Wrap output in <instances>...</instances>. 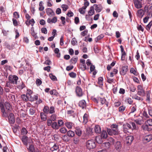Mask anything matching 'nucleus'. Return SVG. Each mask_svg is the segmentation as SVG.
Segmentation results:
<instances>
[{"label": "nucleus", "mask_w": 152, "mask_h": 152, "mask_svg": "<svg viewBox=\"0 0 152 152\" xmlns=\"http://www.w3.org/2000/svg\"><path fill=\"white\" fill-rule=\"evenodd\" d=\"M75 92L77 96L79 97H82L84 94L82 88L78 86L76 87Z\"/></svg>", "instance_id": "nucleus-2"}, {"label": "nucleus", "mask_w": 152, "mask_h": 152, "mask_svg": "<svg viewBox=\"0 0 152 152\" xmlns=\"http://www.w3.org/2000/svg\"><path fill=\"white\" fill-rule=\"evenodd\" d=\"M16 19H15L14 18H12V19L13 24L15 26H17L18 25V22Z\"/></svg>", "instance_id": "nucleus-60"}, {"label": "nucleus", "mask_w": 152, "mask_h": 152, "mask_svg": "<svg viewBox=\"0 0 152 152\" xmlns=\"http://www.w3.org/2000/svg\"><path fill=\"white\" fill-rule=\"evenodd\" d=\"M115 146L116 149L118 151H120L122 147V145L120 143H115Z\"/></svg>", "instance_id": "nucleus-25"}, {"label": "nucleus", "mask_w": 152, "mask_h": 152, "mask_svg": "<svg viewBox=\"0 0 152 152\" xmlns=\"http://www.w3.org/2000/svg\"><path fill=\"white\" fill-rule=\"evenodd\" d=\"M63 10L64 11H66L68 8V6L66 4H62L61 6Z\"/></svg>", "instance_id": "nucleus-51"}, {"label": "nucleus", "mask_w": 152, "mask_h": 152, "mask_svg": "<svg viewBox=\"0 0 152 152\" xmlns=\"http://www.w3.org/2000/svg\"><path fill=\"white\" fill-rule=\"evenodd\" d=\"M49 113L52 114L55 112V107L53 106L50 107L49 109Z\"/></svg>", "instance_id": "nucleus-40"}, {"label": "nucleus", "mask_w": 152, "mask_h": 152, "mask_svg": "<svg viewBox=\"0 0 152 152\" xmlns=\"http://www.w3.org/2000/svg\"><path fill=\"white\" fill-rule=\"evenodd\" d=\"M28 147H27V148L31 152H34V146L32 145H29Z\"/></svg>", "instance_id": "nucleus-38"}, {"label": "nucleus", "mask_w": 152, "mask_h": 152, "mask_svg": "<svg viewBox=\"0 0 152 152\" xmlns=\"http://www.w3.org/2000/svg\"><path fill=\"white\" fill-rule=\"evenodd\" d=\"M125 102L129 104H132L133 102V101L132 99L128 97L125 100Z\"/></svg>", "instance_id": "nucleus-36"}, {"label": "nucleus", "mask_w": 152, "mask_h": 152, "mask_svg": "<svg viewBox=\"0 0 152 152\" xmlns=\"http://www.w3.org/2000/svg\"><path fill=\"white\" fill-rule=\"evenodd\" d=\"M148 113L150 115L152 116V107L149 106L148 107Z\"/></svg>", "instance_id": "nucleus-54"}, {"label": "nucleus", "mask_w": 152, "mask_h": 152, "mask_svg": "<svg viewBox=\"0 0 152 152\" xmlns=\"http://www.w3.org/2000/svg\"><path fill=\"white\" fill-rule=\"evenodd\" d=\"M137 28L138 30L139 31H141L142 32H143L144 31V28L141 25H138Z\"/></svg>", "instance_id": "nucleus-63"}, {"label": "nucleus", "mask_w": 152, "mask_h": 152, "mask_svg": "<svg viewBox=\"0 0 152 152\" xmlns=\"http://www.w3.org/2000/svg\"><path fill=\"white\" fill-rule=\"evenodd\" d=\"M152 139V135L150 134L145 136L143 138L144 142H148Z\"/></svg>", "instance_id": "nucleus-11"}, {"label": "nucleus", "mask_w": 152, "mask_h": 152, "mask_svg": "<svg viewBox=\"0 0 152 152\" xmlns=\"http://www.w3.org/2000/svg\"><path fill=\"white\" fill-rule=\"evenodd\" d=\"M107 131L108 134L110 135H116V131H114L113 132V131H112V130L111 129L107 128Z\"/></svg>", "instance_id": "nucleus-23"}, {"label": "nucleus", "mask_w": 152, "mask_h": 152, "mask_svg": "<svg viewBox=\"0 0 152 152\" xmlns=\"http://www.w3.org/2000/svg\"><path fill=\"white\" fill-rule=\"evenodd\" d=\"M146 124L149 126H152V119L150 118L146 122Z\"/></svg>", "instance_id": "nucleus-55"}, {"label": "nucleus", "mask_w": 152, "mask_h": 152, "mask_svg": "<svg viewBox=\"0 0 152 152\" xmlns=\"http://www.w3.org/2000/svg\"><path fill=\"white\" fill-rule=\"evenodd\" d=\"M65 125L68 129H72L74 127V124L71 122H66L65 123Z\"/></svg>", "instance_id": "nucleus-14"}, {"label": "nucleus", "mask_w": 152, "mask_h": 152, "mask_svg": "<svg viewBox=\"0 0 152 152\" xmlns=\"http://www.w3.org/2000/svg\"><path fill=\"white\" fill-rule=\"evenodd\" d=\"M101 133L102 137L104 138H106L107 137V134L106 131L103 130Z\"/></svg>", "instance_id": "nucleus-26"}, {"label": "nucleus", "mask_w": 152, "mask_h": 152, "mask_svg": "<svg viewBox=\"0 0 152 152\" xmlns=\"http://www.w3.org/2000/svg\"><path fill=\"white\" fill-rule=\"evenodd\" d=\"M137 94L141 96H144L145 92L143 87L141 85H138L137 87Z\"/></svg>", "instance_id": "nucleus-3"}, {"label": "nucleus", "mask_w": 152, "mask_h": 152, "mask_svg": "<svg viewBox=\"0 0 152 152\" xmlns=\"http://www.w3.org/2000/svg\"><path fill=\"white\" fill-rule=\"evenodd\" d=\"M152 25V22H150L149 24L146 26V30L149 31L150 29V28Z\"/></svg>", "instance_id": "nucleus-53"}, {"label": "nucleus", "mask_w": 152, "mask_h": 152, "mask_svg": "<svg viewBox=\"0 0 152 152\" xmlns=\"http://www.w3.org/2000/svg\"><path fill=\"white\" fill-rule=\"evenodd\" d=\"M30 33L31 34L32 36H33L34 38H36L37 37L36 34L35 32L34 28L33 27H32L31 28Z\"/></svg>", "instance_id": "nucleus-27"}, {"label": "nucleus", "mask_w": 152, "mask_h": 152, "mask_svg": "<svg viewBox=\"0 0 152 152\" xmlns=\"http://www.w3.org/2000/svg\"><path fill=\"white\" fill-rule=\"evenodd\" d=\"M137 109V106L136 105H135L134 106H133L132 108L131 109V112L130 113H133L135 112Z\"/></svg>", "instance_id": "nucleus-61"}, {"label": "nucleus", "mask_w": 152, "mask_h": 152, "mask_svg": "<svg viewBox=\"0 0 152 152\" xmlns=\"http://www.w3.org/2000/svg\"><path fill=\"white\" fill-rule=\"evenodd\" d=\"M40 117L41 119L45 121L47 119V116L45 113L44 112L40 113Z\"/></svg>", "instance_id": "nucleus-28"}, {"label": "nucleus", "mask_w": 152, "mask_h": 152, "mask_svg": "<svg viewBox=\"0 0 152 152\" xmlns=\"http://www.w3.org/2000/svg\"><path fill=\"white\" fill-rule=\"evenodd\" d=\"M86 131L87 133L88 134L91 135L93 133L92 129L90 127L87 128Z\"/></svg>", "instance_id": "nucleus-42"}, {"label": "nucleus", "mask_w": 152, "mask_h": 152, "mask_svg": "<svg viewBox=\"0 0 152 152\" xmlns=\"http://www.w3.org/2000/svg\"><path fill=\"white\" fill-rule=\"evenodd\" d=\"M6 109L8 112H10L12 109V107L9 102H6L4 103Z\"/></svg>", "instance_id": "nucleus-13"}, {"label": "nucleus", "mask_w": 152, "mask_h": 152, "mask_svg": "<svg viewBox=\"0 0 152 152\" xmlns=\"http://www.w3.org/2000/svg\"><path fill=\"white\" fill-rule=\"evenodd\" d=\"M110 143H102V145L105 147V148H109L110 146Z\"/></svg>", "instance_id": "nucleus-62"}, {"label": "nucleus", "mask_w": 152, "mask_h": 152, "mask_svg": "<svg viewBox=\"0 0 152 152\" xmlns=\"http://www.w3.org/2000/svg\"><path fill=\"white\" fill-rule=\"evenodd\" d=\"M94 6L95 10L96 12H99L102 11V8L100 6L96 4H94Z\"/></svg>", "instance_id": "nucleus-18"}, {"label": "nucleus", "mask_w": 152, "mask_h": 152, "mask_svg": "<svg viewBox=\"0 0 152 152\" xmlns=\"http://www.w3.org/2000/svg\"><path fill=\"white\" fill-rule=\"evenodd\" d=\"M49 108L48 105H46L44 106V108L43 109V111L46 114H48L49 113Z\"/></svg>", "instance_id": "nucleus-29"}, {"label": "nucleus", "mask_w": 152, "mask_h": 152, "mask_svg": "<svg viewBox=\"0 0 152 152\" xmlns=\"http://www.w3.org/2000/svg\"><path fill=\"white\" fill-rule=\"evenodd\" d=\"M60 131L61 133L64 134L66 132L67 130L65 128L63 127L60 129Z\"/></svg>", "instance_id": "nucleus-58"}, {"label": "nucleus", "mask_w": 152, "mask_h": 152, "mask_svg": "<svg viewBox=\"0 0 152 152\" xmlns=\"http://www.w3.org/2000/svg\"><path fill=\"white\" fill-rule=\"evenodd\" d=\"M8 79L10 83L14 85H16L17 84L18 78L17 76L15 75H10L9 76Z\"/></svg>", "instance_id": "nucleus-1"}, {"label": "nucleus", "mask_w": 152, "mask_h": 152, "mask_svg": "<svg viewBox=\"0 0 152 152\" xmlns=\"http://www.w3.org/2000/svg\"><path fill=\"white\" fill-rule=\"evenodd\" d=\"M88 115L87 113H85L83 116V121L82 122L84 124H86L88 121Z\"/></svg>", "instance_id": "nucleus-19"}, {"label": "nucleus", "mask_w": 152, "mask_h": 152, "mask_svg": "<svg viewBox=\"0 0 152 152\" xmlns=\"http://www.w3.org/2000/svg\"><path fill=\"white\" fill-rule=\"evenodd\" d=\"M123 128H124V131L125 133H126V132H125V129H132V126H131V124L130 123V124H129L128 123H126V124L124 125Z\"/></svg>", "instance_id": "nucleus-20"}, {"label": "nucleus", "mask_w": 152, "mask_h": 152, "mask_svg": "<svg viewBox=\"0 0 152 152\" xmlns=\"http://www.w3.org/2000/svg\"><path fill=\"white\" fill-rule=\"evenodd\" d=\"M77 60L78 58L77 57H74L70 59V62L72 64H75L77 62Z\"/></svg>", "instance_id": "nucleus-31"}, {"label": "nucleus", "mask_w": 152, "mask_h": 152, "mask_svg": "<svg viewBox=\"0 0 152 152\" xmlns=\"http://www.w3.org/2000/svg\"><path fill=\"white\" fill-rule=\"evenodd\" d=\"M67 135L69 137H73L75 135L74 132L72 131H69L67 132Z\"/></svg>", "instance_id": "nucleus-39"}, {"label": "nucleus", "mask_w": 152, "mask_h": 152, "mask_svg": "<svg viewBox=\"0 0 152 152\" xmlns=\"http://www.w3.org/2000/svg\"><path fill=\"white\" fill-rule=\"evenodd\" d=\"M50 93L51 95H57L58 94L57 91L55 89L50 91Z\"/></svg>", "instance_id": "nucleus-47"}, {"label": "nucleus", "mask_w": 152, "mask_h": 152, "mask_svg": "<svg viewBox=\"0 0 152 152\" xmlns=\"http://www.w3.org/2000/svg\"><path fill=\"white\" fill-rule=\"evenodd\" d=\"M126 108V107L124 106H122L119 107V111L120 112H123Z\"/></svg>", "instance_id": "nucleus-56"}, {"label": "nucleus", "mask_w": 152, "mask_h": 152, "mask_svg": "<svg viewBox=\"0 0 152 152\" xmlns=\"http://www.w3.org/2000/svg\"><path fill=\"white\" fill-rule=\"evenodd\" d=\"M8 121L10 124H13L15 122V119L14 114L12 113H10L8 116Z\"/></svg>", "instance_id": "nucleus-5"}, {"label": "nucleus", "mask_w": 152, "mask_h": 152, "mask_svg": "<svg viewBox=\"0 0 152 152\" xmlns=\"http://www.w3.org/2000/svg\"><path fill=\"white\" fill-rule=\"evenodd\" d=\"M13 17L15 19H18L20 17L19 13L17 12H15L13 14Z\"/></svg>", "instance_id": "nucleus-43"}, {"label": "nucleus", "mask_w": 152, "mask_h": 152, "mask_svg": "<svg viewBox=\"0 0 152 152\" xmlns=\"http://www.w3.org/2000/svg\"><path fill=\"white\" fill-rule=\"evenodd\" d=\"M94 131L97 134H101V128L100 126L98 125H95L94 127Z\"/></svg>", "instance_id": "nucleus-8"}, {"label": "nucleus", "mask_w": 152, "mask_h": 152, "mask_svg": "<svg viewBox=\"0 0 152 152\" xmlns=\"http://www.w3.org/2000/svg\"><path fill=\"white\" fill-rule=\"evenodd\" d=\"M134 121L137 124L141 125L142 123V119L138 118L135 120Z\"/></svg>", "instance_id": "nucleus-37"}, {"label": "nucleus", "mask_w": 152, "mask_h": 152, "mask_svg": "<svg viewBox=\"0 0 152 152\" xmlns=\"http://www.w3.org/2000/svg\"><path fill=\"white\" fill-rule=\"evenodd\" d=\"M121 53V60L122 61H124L126 59V54L125 52L122 53Z\"/></svg>", "instance_id": "nucleus-45"}, {"label": "nucleus", "mask_w": 152, "mask_h": 152, "mask_svg": "<svg viewBox=\"0 0 152 152\" xmlns=\"http://www.w3.org/2000/svg\"><path fill=\"white\" fill-rule=\"evenodd\" d=\"M28 139V137L26 136H23L21 138L22 141L23 142H27Z\"/></svg>", "instance_id": "nucleus-41"}, {"label": "nucleus", "mask_w": 152, "mask_h": 152, "mask_svg": "<svg viewBox=\"0 0 152 152\" xmlns=\"http://www.w3.org/2000/svg\"><path fill=\"white\" fill-rule=\"evenodd\" d=\"M25 86L24 83L22 81L21 84L18 86V88L20 89H22L23 88L25 87Z\"/></svg>", "instance_id": "nucleus-50"}, {"label": "nucleus", "mask_w": 152, "mask_h": 152, "mask_svg": "<svg viewBox=\"0 0 152 152\" xmlns=\"http://www.w3.org/2000/svg\"><path fill=\"white\" fill-rule=\"evenodd\" d=\"M103 78L102 77H100L98 79V83L99 85H103Z\"/></svg>", "instance_id": "nucleus-49"}, {"label": "nucleus", "mask_w": 152, "mask_h": 152, "mask_svg": "<svg viewBox=\"0 0 152 152\" xmlns=\"http://www.w3.org/2000/svg\"><path fill=\"white\" fill-rule=\"evenodd\" d=\"M75 132L77 135L80 136L82 134V130L79 127H77L76 128Z\"/></svg>", "instance_id": "nucleus-22"}, {"label": "nucleus", "mask_w": 152, "mask_h": 152, "mask_svg": "<svg viewBox=\"0 0 152 152\" xmlns=\"http://www.w3.org/2000/svg\"><path fill=\"white\" fill-rule=\"evenodd\" d=\"M21 97L23 101H27L28 100L30 101V98L29 97L27 96V95L25 94H23L21 95Z\"/></svg>", "instance_id": "nucleus-35"}, {"label": "nucleus", "mask_w": 152, "mask_h": 152, "mask_svg": "<svg viewBox=\"0 0 152 152\" xmlns=\"http://www.w3.org/2000/svg\"><path fill=\"white\" fill-rule=\"evenodd\" d=\"M57 17H53L52 19L48 18L47 21L49 23H55L57 22Z\"/></svg>", "instance_id": "nucleus-17"}, {"label": "nucleus", "mask_w": 152, "mask_h": 152, "mask_svg": "<svg viewBox=\"0 0 152 152\" xmlns=\"http://www.w3.org/2000/svg\"><path fill=\"white\" fill-rule=\"evenodd\" d=\"M21 135L22 136H26L27 134L28 131L25 127H23L21 130Z\"/></svg>", "instance_id": "nucleus-21"}, {"label": "nucleus", "mask_w": 152, "mask_h": 152, "mask_svg": "<svg viewBox=\"0 0 152 152\" xmlns=\"http://www.w3.org/2000/svg\"><path fill=\"white\" fill-rule=\"evenodd\" d=\"M133 1L135 7L139 9L142 7L141 1L138 0H133Z\"/></svg>", "instance_id": "nucleus-7"}, {"label": "nucleus", "mask_w": 152, "mask_h": 152, "mask_svg": "<svg viewBox=\"0 0 152 152\" xmlns=\"http://www.w3.org/2000/svg\"><path fill=\"white\" fill-rule=\"evenodd\" d=\"M94 13V7L91 6L90 7V9L88 12V15L90 16L93 15Z\"/></svg>", "instance_id": "nucleus-24"}, {"label": "nucleus", "mask_w": 152, "mask_h": 152, "mask_svg": "<svg viewBox=\"0 0 152 152\" xmlns=\"http://www.w3.org/2000/svg\"><path fill=\"white\" fill-rule=\"evenodd\" d=\"M36 110L32 108H30L29 109V113L31 115H33L35 113Z\"/></svg>", "instance_id": "nucleus-64"}, {"label": "nucleus", "mask_w": 152, "mask_h": 152, "mask_svg": "<svg viewBox=\"0 0 152 152\" xmlns=\"http://www.w3.org/2000/svg\"><path fill=\"white\" fill-rule=\"evenodd\" d=\"M46 13L47 15L50 17L53 16L55 15V13L50 8H48L46 9Z\"/></svg>", "instance_id": "nucleus-9"}, {"label": "nucleus", "mask_w": 152, "mask_h": 152, "mask_svg": "<svg viewBox=\"0 0 152 152\" xmlns=\"http://www.w3.org/2000/svg\"><path fill=\"white\" fill-rule=\"evenodd\" d=\"M0 107L1 108V112L2 113V116L3 117H8V112H6L4 108V105L2 104H0Z\"/></svg>", "instance_id": "nucleus-4"}, {"label": "nucleus", "mask_w": 152, "mask_h": 152, "mask_svg": "<svg viewBox=\"0 0 152 152\" xmlns=\"http://www.w3.org/2000/svg\"><path fill=\"white\" fill-rule=\"evenodd\" d=\"M49 76L51 80H57L56 77L52 74H50Z\"/></svg>", "instance_id": "nucleus-59"}, {"label": "nucleus", "mask_w": 152, "mask_h": 152, "mask_svg": "<svg viewBox=\"0 0 152 152\" xmlns=\"http://www.w3.org/2000/svg\"><path fill=\"white\" fill-rule=\"evenodd\" d=\"M137 14L139 18H142L144 14V11L143 10L140 9L138 10Z\"/></svg>", "instance_id": "nucleus-15"}, {"label": "nucleus", "mask_w": 152, "mask_h": 152, "mask_svg": "<svg viewBox=\"0 0 152 152\" xmlns=\"http://www.w3.org/2000/svg\"><path fill=\"white\" fill-rule=\"evenodd\" d=\"M32 93L33 91H32L29 89H28L27 90L26 95H27V96H28V97H29L30 98L32 96L31 94Z\"/></svg>", "instance_id": "nucleus-30"}, {"label": "nucleus", "mask_w": 152, "mask_h": 152, "mask_svg": "<svg viewBox=\"0 0 152 152\" xmlns=\"http://www.w3.org/2000/svg\"><path fill=\"white\" fill-rule=\"evenodd\" d=\"M54 52L55 53L57 54V56L59 58L61 55L60 53H59V50L58 48H55Z\"/></svg>", "instance_id": "nucleus-46"}, {"label": "nucleus", "mask_w": 152, "mask_h": 152, "mask_svg": "<svg viewBox=\"0 0 152 152\" xmlns=\"http://www.w3.org/2000/svg\"><path fill=\"white\" fill-rule=\"evenodd\" d=\"M69 75L72 78H75L76 77V74L73 72H71L69 73Z\"/></svg>", "instance_id": "nucleus-57"}, {"label": "nucleus", "mask_w": 152, "mask_h": 152, "mask_svg": "<svg viewBox=\"0 0 152 152\" xmlns=\"http://www.w3.org/2000/svg\"><path fill=\"white\" fill-rule=\"evenodd\" d=\"M130 72L133 74L137 76L138 75V73L133 68H131L130 70Z\"/></svg>", "instance_id": "nucleus-44"}, {"label": "nucleus", "mask_w": 152, "mask_h": 152, "mask_svg": "<svg viewBox=\"0 0 152 152\" xmlns=\"http://www.w3.org/2000/svg\"><path fill=\"white\" fill-rule=\"evenodd\" d=\"M86 147L88 149H93L96 146V143H87Z\"/></svg>", "instance_id": "nucleus-12"}, {"label": "nucleus", "mask_w": 152, "mask_h": 152, "mask_svg": "<svg viewBox=\"0 0 152 152\" xmlns=\"http://www.w3.org/2000/svg\"><path fill=\"white\" fill-rule=\"evenodd\" d=\"M104 37L103 34H101L98 36L95 39V41L96 42H97L98 41L102 39Z\"/></svg>", "instance_id": "nucleus-52"}, {"label": "nucleus", "mask_w": 152, "mask_h": 152, "mask_svg": "<svg viewBox=\"0 0 152 152\" xmlns=\"http://www.w3.org/2000/svg\"><path fill=\"white\" fill-rule=\"evenodd\" d=\"M79 105L83 109L86 108V101L84 100H82L80 101L79 103Z\"/></svg>", "instance_id": "nucleus-10"}, {"label": "nucleus", "mask_w": 152, "mask_h": 152, "mask_svg": "<svg viewBox=\"0 0 152 152\" xmlns=\"http://www.w3.org/2000/svg\"><path fill=\"white\" fill-rule=\"evenodd\" d=\"M52 127L55 129H58L59 128V126L57 125V123L56 122H53L51 125Z\"/></svg>", "instance_id": "nucleus-34"}, {"label": "nucleus", "mask_w": 152, "mask_h": 152, "mask_svg": "<svg viewBox=\"0 0 152 152\" xmlns=\"http://www.w3.org/2000/svg\"><path fill=\"white\" fill-rule=\"evenodd\" d=\"M38 99V96L37 94L34 95L33 96H31L30 98V101H34L37 100Z\"/></svg>", "instance_id": "nucleus-33"}, {"label": "nucleus", "mask_w": 152, "mask_h": 152, "mask_svg": "<svg viewBox=\"0 0 152 152\" xmlns=\"http://www.w3.org/2000/svg\"><path fill=\"white\" fill-rule=\"evenodd\" d=\"M134 139V137L132 136H130L126 137V142H132Z\"/></svg>", "instance_id": "nucleus-32"}, {"label": "nucleus", "mask_w": 152, "mask_h": 152, "mask_svg": "<svg viewBox=\"0 0 152 152\" xmlns=\"http://www.w3.org/2000/svg\"><path fill=\"white\" fill-rule=\"evenodd\" d=\"M98 100L100 101L101 104L103 105L104 104H105L107 107L108 106V103L107 102L106 99L104 98H98Z\"/></svg>", "instance_id": "nucleus-16"}, {"label": "nucleus", "mask_w": 152, "mask_h": 152, "mask_svg": "<svg viewBox=\"0 0 152 152\" xmlns=\"http://www.w3.org/2000/svg\"><path fill=\"white\" fill-rule=\"evenodd\" d=\"M128 71V66H124L122 67L120 73L121 75H125Z\"/></svg>", "instance_id": "nucleus-6"}, {"label": "nucleus", "mask_w": 152, "mask_h": 152, "mask_svg": "<svg viewBox=\"0 0 152 152\" xmlns=\"http://www.w3.org/2000/svg\"><path fill=\"white\" fill-rule=\"evenodd\" d=\"M86 9H84L83 7L80 8L79 9V11L81 14H84L85 12Z\"/></svg>", "instance_id": "nucleus-48"}]
</instances>
